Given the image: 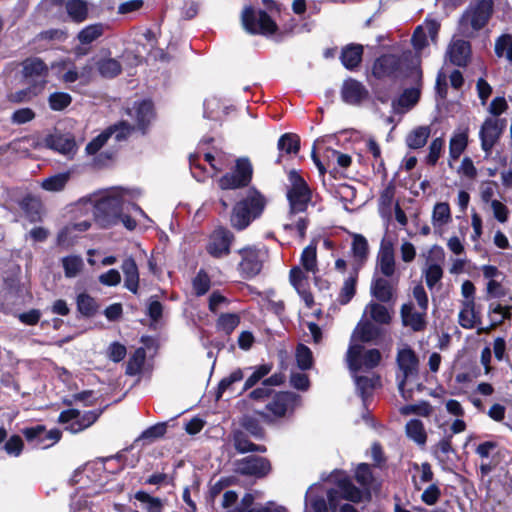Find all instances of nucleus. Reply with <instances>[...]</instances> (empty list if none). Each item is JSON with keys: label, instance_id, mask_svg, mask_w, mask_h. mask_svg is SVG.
Instances as JSON below:
<instances>
[{"label": "nucleus", "instance_id": "nucleus-29", "mask_svg": "<svg viewBox=\"0 0 512 512\" xmlns=\"http://www.w3.org/2000/svg\"><path fill=\"white\" fill-rule=\"evenodd\" d=\"M379 335L378 328L369 321L358 323L351 336L350 344H357L356 341L370 342Z\"/></svg>", "mask_w": 512, "mask_h": 512}, {"label": "nucleus", "instance_id": "nucleus-13", "mask_svg": "<svg viewBox=\"0 0 512 512\" xmlns=\"http://www.w3.org/2000/svg\"><path fill=\"white\" fill-rule=\"evenodd\" d=\"M505 127L506 121L504 119L493 117L487 118L484 121L479 135L481 139V147L487 155H490L492 148L499 140Z\"/></svg>", "mask_w": 512, "mask_h": 512}, {"label": "nucleus", "instance_id": "nucleus-5", "mask_svg": "<svg viewBox=\"0 0 512 512\" xmlns=\"http://www.w3.org/2000/svg\"><path fill=\"white\" fill-rule=\"evenodd\" d=\"M382 360L378 349L365 350L361 344H350L346 354L348 367L354 373L376 368Z\"/></svg>", "mask_w": 512, "mask_h": 512}, {"label": "nucleus", "instance_id": "nucleus-14", "mask_svg": "<svg viewBox=\"0 0 512 512\" xmlns=\"http://www.w3.org/2000/svg\"><path fill=\"white\" fill-rule=\"evenodd\" d=\"M376 268L386 278H392L396 273L394 243L390 238L384 237L381 240L376 259Z\"/></svg>", "mask_w": 512, "mask_h": 512}, {"label": "nucleus", "instance_id": "nucleus-47", "mask_svg": "<svg viewBox=\"0 0 512 512\" xmlns=\"http://www.w3.org/2000/svg\"><path fill=\"white\" fill-rule=\"evenodd\" d=\"M379 376H356L355 383L356 387L361 395V397L365 400V398L371 393L374 387L379 383Z\"/></svg>", "mask_w": 512, "mask_h": 512}, {"label": "nucleus", "instance_id": "nucleus-43", "mask_svg": "<svg viewBox=\"0 0 512 512\" xmlns=\"http://www.w3.org/2000/svg\"><path fill=\"white\" fill-rule=\"evenodd\" d=\"M44 87L45 81H42L41 84H35L27 89H23L9 94L8 99L14 103L28 102L32 100L35 96H37L39 93H41Z\"/></svg>", "mask_w": 512, "mask_h": 512}, {"label": "nucleus", "instance_id": "nucleus-17", "mask_svg": "<svg viewBox=\"0 0 512 512\" xmlns=\"http://www.w3.org/2000/svg\"><path fill=\"white\" fill-rule=\"evenodd\" d=\"M126 112L135 121L134 126L127 123L131 127V131L134 128L144 130L154 117L153 105L146 100L135 102L132 107L127 108Z\"/></svg>", "mask_w": 512, "mask_h": 512}, {"label": "nucleus", "instance_id": "nucleus-51", "mask_svg": "<svg viewBox=\"0 0 512 512\" xmlns=\"http://www.w3.org/2000/svg\"><path fill=\"white\" fill-rule=\"evenodd\" d=\"M77 307L81 314L92 316L96 313L98 305L94 298L86 293H81L77 297Z\"/></svg>", "mask_w": 512, "mask_h": 512}, {"label": "nucleus", "instance_id": "nucleus-10", "mask_svg": "<svg viewBox=\"0 0 512 512\" xmlns=\"http://www.w3.org/2000/svg\"><path fill=\"white\" fill-rule=\"evenodd\" d=\"M233 241L234 235L230 230L218 227L210 234L206 250L212 257L222 258L230 253Z\"/></svg>", "mask_w": 512, "mask_h": 512}, {"label": "nucleus", "instance_id": "nucleus-34", "mask_svg": "<svg viewBox=\"0 0 512 512\" xmlns=\"http://www.w3.org/2000/svg\"><path fill=\"white\" fill-rule=\"evenodd\" d=\"M459 324L465 329L473 328L478 322L475 312V300L463 301L462 309L459 312Z\"/></svg>", "mask_w": 512, "mask_h": 512}, {"label": "nucleus", "instance_id": "nucleus-40", "mask_svg": "<svg viewBox=\"0 0 512 512\" xmlns=\"http://www.w3.org/2000/svg\"><path fill=\"white\" fill-rule=\"evenodd\" d=\"M97 69L101 76L113 78L120 74L122 67L118 60L114 58H103L96 62Z\"/></svg>", "mask_w": 512, "mask_h": 512}, {"label": "nucleus", "instance_id": "nucleus-52", "mask_svg": "<svg viewBox=\"0 0 512 512\" xmlns=\"http://www.w3.org/2000/svg\"><path fill=\"white\" fill-rule=\"evenodd\" d=\"M239 323L240 317L237 314L224 313L219 316L217 320V327L226 334H230L239 325Z\"/></svg>", "mask_w": 512, "mask_h": 512}, {"label": "nucleus", "instance_id": "nucleus-41", "mask_svg": "<svg viewBox=\"0 0 512 512\" xmlns=\"http://www.w3.org/2000/svg\"><path fill=\"white\" fill-rule=\"evenodd\" d=\"M365 314H369L371 319L379 324H388L391 320V315L388 309L375 302H370L365 307Z\"/></svg>", "mask_w": 512, "mask_h": 512}, {"label": "nucleus", "instance_id": "nucleus-7", "mask_svg": "<svg viewBox=\"0 0 512 512\" xmlns=\"http://www.w3.org/2000/svg\"><path fill=\"white\" fill-rule=\"evenodd\" d=\"M242 24L246 31L252 34H272L277 25L264 11H254L251 7H245L241 15Z\"/></svg>", "mask_w": 512, "mask_h": 512}, {"label": "nucleus", "instance_id": "nucleus-50", "mask_svg": "<svg viewBox=\"0 0 512 512\" xmlns=\"http://www.w3.org/2000/svg\"><path fill=\"white\" fill-rule=\"evenodd\" d=\"M278 149L286 153L296 154L300 149L299 137L291 133L282 135L278 140Z\"/></svg>", "mask_w": 512, "mask_h": 512}, {"label": "nucleus", "instance_id": "nucleus-60", "mask_svg": "<svg viewBox=\"0 0 512 512\" xmlns=\"http://www.w3.org/2000/svg\"><path fill=\"white\" fill-rule=\"evenodd\" d=\"M29 140L28 138H21L13 140L12 142L2 145L0 147V155H4L11 152L16 155L27 156L29 154V148L23 147L22 143Z\"/></svg>", "mask_w": 512, "mask_h": 512}, {"label": "nucleus", "instance_id": "nucleus-32", "mask_svg": "<svg viewBox=\"0 0 512 512\" xmlns=\"http://www.w3.org/2000/svg\"><path fill=\"white\" fill-rule=\"evenodd\" d=\"M430 134L429 126H418L407 134L405 143L410 149H420L426 145Z\"/></svg>", "mask_w": 512, "mask_h": 512}, {"label": "nucleus", "instance_id": "nucleus-9", "mask_svg": "<svg viewBox=\"0 0 512 512\" xmlns=\"http://www.w3.org/2000/svg\"><path fill=\"white\" fill-rule=\"evenodd\" d=\"M238 253L242 258L239 268L246 277H254L260 273L267 259V250L264 247L247 246L238 250Z\"/></svg>", "mask_w": 512, "mask_h": 512}, {"label": "nucleus", "instance_id": "nucleus-39", "mask_svg": "<svg viewBox=\"0 0 512 512\" xmlns=\"http://www.w3.org/2000/svg\"><path fill=\"white\" fill-rule=\"evenodd\" d=\"M358 279V271L354 269L350 273L348 278L344 281L343 286L338 295V301L340 304L345 305L354 297L356 293V284Z\"/></svg>", "mask_w": 512, "mask_h": 512}, {"label": "nucleus", "instance_id": "nucleus-19", "mask_svg": "<svg viewBox=\"0 0 512 512\" xmlns=\"http://www.w3.org/2000/svg\"><path fill=\"white\" fill-rule=\"evenodd\" d=\"M369 96L367 88L355 79L345 80L341 87L342 100L349 105H360Z\"/></svg>", "mask_w": 512, "mask_h": 512}, {"label": "nucleus", "instance_id": "nucleus-62", "mask_svg": "<svg viewBox=\"0 0 512 512\" xmlns=\"http://www.w3.org/2000/svg\"><path fill=\"white\" fill-rule=\"evenodd\" d=\"M23 435L29 442H34L35 445L41 446L44 444L43 435L45 433V426L36 425L22 430Z\"/></svg>", "mask_w": 512, "mask_h": 512}, {"label": "nucleus", "instance_id": "nucleus-59", "mask_svg": "<svg viewBox=\"0 0 512 512\" xmlns=\"http://www.w3.org/2000/svg\"><path fill=\"white\" fill-rule=\"evenodd\" d=\"M49 106L54 111H61L70 105L72 98L68 93L55 92L49 96Z\"/></svg>", "mask_w": 512, "mask_h": 512}, {"label": "nucleus", "instance_id": "nucleus-44", "mask_svg": "<svg viewBox=\"0 0 512 512\" xmlns=\"http://www.w3.org/2000/svg\"><path fill=\"white\" fill-rule=\"evenodd\" d=\"M55 67L58 68L60 73L59 79L62 82L71 84L79 80V70L73 62L63 61L58 63Z\"/></svg>", "mask_w": 512, "mask_h": 512}, {"label": "nucleus", "instance_id": "nucleus-31", "mask_svg": "<svg viewBox=\"0 0 512 512\" xmlns=\"http://www.w3.org/2000/svg\"><path fill=\"white\" fill-rule=\"evenodd\" d=\"M420 92L417 88L406 89L401 96L392 102L394 112L403 113L412 108L419 100Z\"/></svg>", "mask_w": 512, "mask_h": 512}, {"label": "nucleus", "instance_id": "nucleus-11", "mask_svg": "<svg viewBox=\"0 0 512 512\" xmlns=\"http://www.w3.org/2000/svg\"><path fill=\"white\" fill-rule=\"evenodd\" d=\"M99 417V413L95 411H87L83 414L76 409L62 411L58 421L60 423H70L66 429L72 433H78L90 427Z\"/></svg>", "mask_w": 512, "mask_h": 512}, {"label": "nucleus", "instance_id": "nucleus-12", "mask_svg": "<svg viewBox=\"0 0 512 512\" xmlns=\"http://www.w3.org/2000/svg\"><path fill=\"white\" fill-rule=\"evenodd\" d=\"M130 133L131 127L126 121H121L118 124L109 127L106 131L102 132L89 142L86 146V151L90 155L96 154L110 138L113 137L114 140L118 142L126 139Z\"/></svg>", "mask_w": 512, "mask_h": 512}, {"label": "nucleus", "instance_id": "nucleus-26", "mask_svg": "<svg viewBox=\"0 0 512 512\" xmlns=\"http://www.w3.org/2000/svg\"><path fill=\"white\" fill-rule=\"evenodd\" d=\"M23 74L25 78H39L36 84H41L42 81L46 82L48 67L40 58H29L23 62Z\"/></svg>", "mask_w": 512, "mask_h": 512}, {"label": "nucleus", "instance_id": "nucleus-35", "mask_svg": "<svg viewBox=\"0 0 512 512\" xmlns=\"http://www.w3.org/2000/svg\"><path fill=\"white\" fill-rule=\"evenodd\" d=\"M69 17L77 22H83L88 16V2L86 0H69L65 4Z\"/></svg>", "mask_w": 512, "mask_h": 512}, {"label": "nucleus", "instance_id": "nucleus-1", "mask_svg": "<svg viewBox=\"0 0 512 512\" xmlns=\"http://www.w3.org/2000/svg\"><path fill=\"white\" fill-rule=\"evenodd\" d=\"M129 191L123 188H111L91 196L86 202L93 209L95 221L102 228H108L122 223L128 230L136 227V221L123 213L124 209L145 217L143 210L128 201Z\"/></svg>", "mask_w": 512, "mask_h": 512}, {"label": "nucleus", "instance_id": "nucleus-24", "mask_svg": "<svg viewBox=\"0 0 512 512\" xmlns=\"http://www.w3.org/2000/svg\"><path fill=\"white\" fill-rule=\"evenodd\" d=\"M470 53L469 42L462 39L453 40L447 51L450 61L456 66H465L470 57Z\"/></svg>", "mask_w": 512, "mask_h": 512}, {"label": "nucleus", "instance_id": "nucleus-46", "mask_svg": "<svg viewBox=\"0 0 512 512\" xmlns=\"http://www.w3.org/2000/svg\"><path fill=\"white\" fill-rule=\"evenodd\" d=\"M62 266L65 276L68 278H74L82 271L84 262L80 256L71 255L62 259Z\"/></svg>", "mask_w": 512, "mask_h": 512}, {"label": "nucleus", "instance_id": "nucleus-30", "mask_svg": "<svg viewBox=\"0 0 512 512\" xmlns=\"http://www.w3.org/2000/svg\"><path fill=\"white\" fill-rule=\"evenodd\" d=\"M229 107L223 105L216 96H210L204 101V117L219 121L228 113Z\"/></svg>", "mask_w": 512, "mask_h": 512}, {"label": "nucleus", "instance_id": "nucleus-4", "mask_svg": "<svg viewBox=\"0 0 512 512\" xmlns=\"http://www.w3.org/2000/svg\"><path fill=\"white\" fill-rule=\"evenodd\" d=\"M396 363L399 369L398 390L404 399H410L412 390L406 389L408 381L417 379L419 370V359L416 353L408 346L398 350Z\"/></svg>", "mask_w": 512, "mask_h": 512}, {"label": "nucleus", "instance_id": "nucleus-54", "mask_svg": "<svg viewBox=\"0 0 512 512\" xmlns=\"http://www.w3.org/2000/svg\"><path fill=\"white\" fill-rule=\"evenodd\" d=\"M69 179L68 173H61L42 181L41 187L47 191H60L64 188Z\"/></svg>", "mask_w": 512, "mask_h": 512}, {"label": "nucleus", "instance_id": "nucleus-49", "mask_svg": "<svg viewBox=\"0 0 512 512\" xmlns=\"http://www.w3.org/2000/svg\"><path fill=\"white\" fill-rule=\"evenodd\" d=\"M145 358V350L143 348L137 349L128 360L126 373L131 376L139 374L144 365Z\"/></svg>", "mask_w": 512, "mask_h": 512}, {"label": "nucleus", "instance_id": "nucleus-55", "mask_svg": "<svg viewBox=\"0 0 512 512\" xmlns=\"http://www.w3.org/2000/svg\"><path fill=\"white\" fill-rule=\"evenodd\" d=\"M495 53L498 57H506L512 63V36L502 35L495 43Z\"/></svg>", "mask_w": 512, "mask_h": 512}, {"label": "nucleus", "instance_id": "nucleus-45", "mask_svg": "<svg viewBox=\"0 0 512 512\" xmlns=\"http://www.w3.org/2000/svg\"><path fill=\"white\" fill-rule=\"evenodd\" d=\"M104 32V26L101 23L88 25L83 28L77 35V38L81 44H90Z\"/></svg>", "mask_w": 512, "mask_h": 512}, {"label": "nucleus", "instance_id": "nucleus-16", "mask_svg": "<svg viewBox=\"0 0 512 512\" xmlns=\"http://www.w3.org/2000/svg\"><path fill=\"white\" fill-rule=\"evenodd\" d=\"M271 470L270 462L263 457H246L235 463V471L245 476L261 478Z\"/></svg>", "mask_w": 512, "mask_h": 512}, {"label": "nucleus", "instance_id": "nucleus-23", "mask_svg": "<svg viewBox=\"0 0 512 512\" xmlns=\"http://www.w3.org/2000/svg\"><path fill=\"white\" fill-rule=\"evenodd\" d=\"M308 224L309 220L305 212L293 213V211H289L286 222L283 224V228L289 233H297L298 237L303 240L306 236Z\"/></svg>", "mask_w": 512, "mask_h": 512}, {"label": "nucleus", "instance_id": "nucleus-25", "mask_svg": "<svg viewBox=\"0 0 512 512\" xmlns=\"http://www.w3.org/2000/svg\"><path fill=\"white\" fill-rule=\"evenodd\" d=\"M452 222V212L449 203L437 202L431 215V224L435 231H442Z\"/></svg>", "mask_w": 512, "mask_h": 512}, {"label": "nucleus", "instance_id": "nucleus-27", "mask_svg": "<svg viewBox=\"0 0 512 512\" xmlns=\"http://www.w3.org/2000/svg\"><path fill=\"white\" fill-rule=\"evenodd\" d=\"M125 276V287L132 293L136 294L139 287V271L133 258H126L121 266Z\"/></svg>", "mask_w": 512, "mask_h": 512}, {"label": "nucleus", "instance_id": "nucleus-15", "mask_svg": "<svg viewBox=\"0 0 512 512\" xmlns=\"http://www.w3.org/2000/svg\"><path fill=\"white\" fill-rule=\"evenodd\" d=\"M32 147L34 149L48 148L63 155H70L75 150V141L70 136L55 133L33 141Z\"/></svg>", "mask_w": 512, "mask_h": 512}, {"label": "nucleus", "instance_id": "nucleus-38", "mask_svg": "<svg viewBox=\"0 0 512 512\" xmlns=\"http://www.w3.org/2000/svg\"><path fill=\"white\" fill-rule=\"evenodd\" d=\"M468 143V132L462 130L454 133L449 143V155L452 160H456L463 153Z\"/></svg>", "mask_w": 512, "mask_h": 512}, {"label": "nucleus", "instance_id": "nucleus-33", "mask_svg": "<svg viewBox=\"0 0 512 512\" xmlns=\"http://www.w3.org/2000/svg\"><path fill=\"white\" fill-rule=\"evenodd\" d=\"M363 46L360 44H350L346 46L341 53V62L349 70L357 67L362 59Z\"/></svg>", "mask_w": 512, "mask_h": 512}, {"label": "nucleus", "instance_id": "nucleus-42", "mask_svg": "<svg viewBox=\"0 0 512 512\" xmlns=\"http://www.w3.org/2000/svg\"><path fill=\"white\" fill-rule=\"evenodd\" d=\"M234 447L239 453L266 452L265 446L252 443L242 432H236L234 434Z\"/></svg>", "mask_w": 512, "mask_h": 512}, {"label": "nucleus", "instance_id": "nucleus-64", "mask_svg": "<svg viewBox=\"0 0 512 512\" xmlns=\"http://www.w3.org/2000/svg\"><path fill=\"white\" fill-rule=\"evenodd\" d=\"M210 288V278L203 270H200L193 280V289L198 296L204 295Z\"/></svg>", "mask_w": 512, "mask_h": 512}, {"label": "nucleus", "instance_id": "nucleus-53", "mask_svg": "<svg viewBox=\"0 0 512 512\" xmlns=\"http://www.w3.org/2000/svg\"><path fill=\"white\" fill-rule=\"evenodd\" d=\"M452 453H454V449L451 444V437L441 439L434 447V455L441 463H446Z\"/></svg>", "mask_w": 512, "mask_h": 512}, {"label": "nucleus", "instance_id": "nucleus-21", "mask_svg": "<svg viewBox=\"0 0 512 512\" xmlns=\"http://www.w3.org/2000/svg\"><path fill=\"white\" fill-rule=\"evenodd\" d=\"M339 491L330 490L328 492V501L330 508L334 510L337 506V494L346 500L359 502L362 499V491L354 486L349 480L343 479L338 484Z\"/></svg>", "mask_w": 512, "mask_h": 512}, {"label": "nucleus", "instance_id": "nucleus-3", "mask_svg": "<svg viewBox=\"0 0 512 512\" xmlns=\"http://www.w3.org/2000/svg\"><path fill=\"white\" fill-rule=\"evenodd\" d=\"M493 13L492 0H479L470 5L463 13L460 22V32L466 37H472L489 21Z\"/></svg>", "mask_w": 512, "mask_h": 512}, {"label": "nucleus", "instance_id": "nucleus-56", "mask_svg": "<svg viewBox=\"0 0 512 512\" xmlns=\"http://www.w3.org/2000/svg\"><path fill=\"white\" fill-rule=\"evenodd\" d=\"M306 273L307 272L300 266H295L290 270V283L297 291H303V288H307L308 277Z\"/></svg>", "mask_w": 512, "mask_h": 512}, {"label": "nucleus", "instance_id": "nucleus-61", "mask_svg": "<svg viewBox=\"0 0 512 512\" xmlns=\"http://www.w3.org/2000/svg\"><path fill=\"white\" fill-rule=\"evenodd\" d=\"M426 284L430 289L441 280L443 277V270L438 264H429L424 271Z\"/></svg>", "mask_w": 512, "mask_h": 512}, {"label": "nucleus", "instance_id": "nucleus-58", "mask_svg": "<svg viewBox=\"0 0 512 512\" xmlns=\"http://www.w3.org/2000/svg\"><path fill=\"white\" fill-rule=\"evenodd\" d=\"M296 361L298 367L302 370L311 368L313 364L311 350L307 346L299 344L296 349Z\"/></svg>", "mask_w": 512, "mask_h": 512}, {"label": "nucleus", "instance_id": "nucleus-6", "mask_svg": "<svg viewBox=\"0 0 512 512\" xmlns=\"http://www.w3.org/2000/svg\"><path fill=\"white\" fill-rule=\"evenodd\" d=\"M290 187L287 191L289 211L305 212L311 201V191L304 179L296 172L289 173Z\"/></svg>", "mask_w": 512, "mask_h": 512}, {"label": "nucleus", "instance_id": "nucleus-2", "mask_svg": "<svg viewBox=\"0 0 512 512\" xmlns=\"http://www.w3.org/2000/svg\"><path fill=\"white\" fill-rule=\"evenodd\" d=\"M265 206V197L254 188L248 189L232 209L231 226L238 231L246 229L255 219L261 216Z\"/></svg>", "mask_w": 512, "mask_h": 512}, {"label": "nucleus", "instance_id": "nucleus-57", "mask_svg": "<svg viewBox=\"0 0 512 512\" xmlns=\"http://www.w3.org/2000/svg\"><path fill=\"white\" fill-rule=\"evenodd\" d=\"M135 499L146 505L147 512H162V502L159 498L152 497L144 491H138Z\"/></svg>", "mask_w": 512, "mask_h": 512}, {"label": "nucleus", "instance_id": "nucleus-36", "mask_svg": "<svg viewBox=\"0 0 512 512\" xmlns=\"http://www.w3.org/2000/svg\"><path fill=\"white\" fill-rule=\"evenodd\" d=\"M300 264V267L307 273L315 275L318 272L317 247L315 244L311 243L303 249L300 257Z\"/></svg>", "mask_w": 512, "mask_h": 512}, {"label": "nucleus", "instance_id": "nucleus-22", "mask_svg": "<svg viewBox=\"0 0 512 512\" xmlns=\"http://www.w3.org/2000/svg\"><path fill=\"white\" fill-rule=\"evenodd\" d=\"M426 311H417L412 303H407L401 307V317L404 326L410 327L414 331H422L426 326Z\"/></svg>", "mask_w": 512, "mask_h": 512}, {"label": "nucleus", "instance_id": "nucleus-37", "mask_svg": "<svg viewBox=\"0 0 512 512\" xmlns=\"http://www.w3.org/2000/svg\"><path fill=\"white\" fill-rule=\"evenodd\" d=\"M408 438L416 444L423 446L427 441V434L424 425L419 419H411L405 427Z\"/></svg>", "mask_w": 512, "mask_h": 512}, {"label": "nucleus", "instance_id": "nucleus-8", "mask_svg": "<svg viewBox=\"0 0 512 512\" xmlns=\"http://www.w3.org/2000/svg\"><path fill=\"white\" fill-rule=\"evenodd\" d=\"M253 168L248 159L241 158L236 161L235 169L223 175L218 184L222 190L238 189L247 186L252 178Z\"/></svg>", "mask_w": 512, "mask_h": 512}, {"label": "nucleus", "instance_id": "nucleus-28", "mask_svg": "<svg viewBox=\"0 0 512 512\" xmlns=\"http://www.w3.org/2000/svg\"><path fill=\"white\" fill-rule=\"evenodd\" d=\"M371 294L381 302L390 301L393 295V288L390 280L384 276H374L371 283Z\"/></svg>", "mask_w": 512, "mask_h": 512}, {"label": "nucleus", "instance_id": "nucleus-18", "mask_svg": "<svg viewBox=\"0 0 512 512\" xmlns=\"http://www.w3.org/2000/svg\"><path fill=\"white\" fill-rule=\"evenodd\" d=\"M401 70V60L395 55H383L376 59L372 67V74L378 78L397 77Z\"/></svg>", "mask_w": 512, "mask_h": 512}, {"label": "nucleus", "instance_id": "nucleus-63", "mask_svg": "<svg viewBox=\"0 0 512 512\" xmlns=\"http://www.w3.org/2000/svg\"><path fill=\"white\" fill-rule=\"evenodd\" d=\"M444 147V139L442 137L435 138L429 146V153L426 161L429 165L434 166L440 158Z\"/></svg>", "mask_w": 512, "mask_h": 512}, {"label": "nucleus", "instance_id": "nucleus-48", "mask_svg": "<svg viewBox=\"0 0 512 512\" xmlns=\"http://www.w3.org/2000/svg\"><path fill=\"white\" fill-rule=\"evenodd\" d=\"M368 242L366 238L360 234L353 237L352 252L356 261L362 263L368 256Z\"/></svg>", "mask_w": 512, "mask_h": 512}, {"label": "nucleus", "instance_id": "nucleus-20", "mask_svg": "<svg viewBox=\"0 0 512 512\" xmlns=\"http://www.w3.org/2000/svg\"><path fill=\"white\" fill-rule=\"evenodd\" d=\"M299 396L291 392H282L277 394L271 402L267 404V409L276 417L284 416L288 411H292L299 404Z\"/></svg>", "mask_w": 512, "mask_h": 512}]
</instances>
